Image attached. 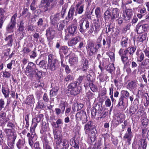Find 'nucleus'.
I'll list each match as a JSON object with an SVG mask.
<instances>
[{
    "instance_id": "1",
    "label": "nucleus",
    "mask_w": 149,
    "mask_h": 149,
    "mask_svg": "<svg viewBox=\"0 0 149 149\" xmlns=\"http://www.w3.org/2000/svg\"><path fill=\"white\" fill-rule=\"evenodd\" d=\"M84 77V76H80L77 79V81L72 82L69 84L68 86V92L72 96H75L79 94L81 90V87L78 86L82 82Z\"/></svg>"
},
{
    "instance_id": "2",
    "label": "nucleus",
    "mask_w": 149,
    "mask_h": 149,
    "mask_svg": "<svg viewBox=\"0 0 149 149\" xmlns=\"http://www.w3.org/2000/svg\"><path fill=\"white\" fill-rule=\"evenodd\" d=\"M93 124L92 121H89L86 124L84 127L85 133L90 138L92 143L95 141L97 133L96 127Z\"/></svg>"
},
{
    "instance_id": "3",
    "label": "nucleus",
    "mask_w": 149,
    "mask_h": 149,
    "mask_svg": "<svg viewBox=\"0 0 149 149\" xmlns=\"http://www.w3.org/2000/svg\"><path fill=\"white\" fill-rule=\"evenodd\" d=\"M91 114L93 117H95L97 115L98 118L102 119L105 118L108 115V112L104 110L102 106V104L99 102L92 108Z\"/></svg>"
},
{
    "instance_id": "4",
    "label": "nucleus",
    "mask_w": 149,
    "mask_h": 149,
    "mask_svg": "<svg viewBox=\"0 0 149 149\" xmlns=\"http://www.w3.org/2000/svg\"><path fill=\"white\" fill-rule=\"evenodd\" d=\"M4 131L7 136L8 145L9 146H13L17 137L16 133L10 129H5Z\"/></svg>"
},
{
    "instance_id": "5",
    "label": "nucleus",
    "mask_w": 149,
    "mask_h": 149,
    "mask_svg": "<svg viewBox=\"0 0 149 149\" xmlns=\"http://www.w3.org/2000/svg\"><path fill=\"white\" fill-rule=\"evenodd\" d=\"M59 62L54 55L50 54L48 55L47 66L52 71L56 70L58 67Z\"/></svg>"
},
{
    "instance_id": "6",
    "label": "nucleus",
    "mask_w": 149,
    "mask_h": 149,
    "mask_svg": "<svg viewBox=\"0 0 149 149\" xmlns=\"http://www.w3.org/2000/svg\"><path fill=\"white\" fill-rule=\"evenodd\" d=\"M75 11L74 8L71 6L69 10L68 15L65 17V19L60 23L58 27V30L60 31L62 30L65 26V24L66 23L67 24L69 21L70 19H73Z\"/></svg>"
},
{
    "instance_id": "7",
    "label": "nucleus",
    "mask_w": 149,
    "mask_h": 149,
    "mask_svg": "<svg viewBox=\"0 0 149 149\" xmlns=\"http://www.w3.org/2000/svg\"><path fill=\"white\" fill-rule=\"evenodd\" d=\"M53 133L54 135L55 139L58 138V135L57 134V132L53 130ZM60 142V146L61 149H68L70 145L69 140L65 139H62L60 136H59L58 139Z\"/></svg>"
},
{
    "instance_id": "8",
    "label": "nucleus",
    "mask_w": 149,
    "mask_h": 149,
    "mask_svg": "<svg viewBox=\"0 0 149 149\" xmlns=\"http://www.w3.org/2000/svg\"><path fill=\"white\" fill-rule=\"evenodd\" d=\"M17 17V14L15 13L12 17L10 22L6 27V30L8 32L10 33L13 32L14 29L16 24V19Z\"/></svg>"
},
{
    "instance_id": "9",
    "label": "nucleus",
    "mask_w": 149,
    "mask_h": 149,
    "mask_svg": "<svg viewBox=\"0 0 149 149\" xmlns=\"http://www.w3.org/2000/svg\"><path fill=\"white\" fill-rule=\"evenodd\" d=\"M75 118L77 120H82L83 124L85 123L88 120V118L86 112L82 110L77 113L75 115Z\"/></svg>"
},
{
    "instance_id": "10",
    "label": "nucleus",
    "mask_w": 149,
    "mask_h": 149,
    "mask_svg": "<svg viewBox=\"0 0 149 149\" xmlns=\"http://www.w3.org/2000/svg\"><path fill=\"white\" fill-rule=\"evenodd\" d=\"M43 117V115L42 114H40L38 115L36 117L33 119L30 127V131L33 132L35 131V128L36 127L38 123L41 120H42Z\"/></svg>"
},
{
    "instance_id": "11",
    "label": "nucleus",
    "mask_w": 149,
    "mask_h": 149,
    "mask_svg": "<svg viewBox=\"0 0 149 149\" xmlns=\"http://www.w3.org/2000/svg\"><path fill=\"white\" fill-rule=\"evenodd\" d=\"M86 48L90 51L89 54L90 56L92 55L94 53L97 51L95 47H94V42L91 40H89L88 42Z\"/></svg>"
},
{
    "instance_id": "12",
    "label": "nucleus",
    "mask_w": 149,
    "mask_h": 149,
    "mask_svg": "<svg viewBox=\"0 0 149 149\" xmlns=\"http://www.w3.org/2000/svg\"><path fill=\"white\" fill-rule=\"evenodd\" d=\"M133 137V134L131 131V127H128L127 129V132L123 136V138L127 139V141L130 145V142Z\"/></svg>"
},
{
    "instance_id": "13",
    "label": "nucleus",
    "mask_w": 149,
    "mask_h": 149,
    "mask_svg": "<svg viewBox=\"0 0 149 149\" xmlns=\"http://www.w3.org/2000/svg\"><path fill=\"white\" fill-rule=\"evenodd\" d=\"M46 36L48 40H52L54 37L55 34V31L52 28L49 27L46 30Z\"/></svg>"
},
{
    "instance_id": "14",
    "label": "nucleus",
    "mask_w": 149,
    "mask_h": 149,
    "mask_svg": "<svg viewBox=\"0 0 149 149\" xmlns=\"http://www.w3.org/2000/svg\"><path fill=\"white\" fill-rule=\"evenodd\" d=\"M59 13H57L53 15H51L50 17L51 22L52 24H55L58 22L61 19V17Z\"/></svg>"
},
{
    "instance_id": "15",
    "label": "nucleus",
    "mask_w": 149,
    "mask_h": 149,
    "mask_svg": "<svg viewBox=\"0 0 149 149\" xmlns=\"http://www.w3.org/2000/svg\"><path fill=\"white\" fill-rule=\"evenodd\" d=\"M123 14L125 19L128 20L131 18L132 15V11L131 9H127L123 12Z\"/></svg>"
},
{
    "instance_id": "16",
    "label": "nucleus",
    "mask_w": 149,
    "mask_h": 149,
    "mask_svg": "<svg viewBox=\"0 0 149 149\" xmlns=\"http://www.w3.org/2000/svg\"><path fill=\"white\" fill-rule=\"evenodd\" d=\"M112 18H111V22H113L115 19L119 17V10L117 8H112Z\"/></svg>"
},
{
    "instance_id": "17",
    "label": "nucleus",
    "mask_w": 149,
    "mask_h": 149,
    "mask_svg": "<svg viewBox=\"0 0 149 149\" xmlns=\"http://www.w3.org/2000/svg\"><path fill=\"white\" fill-rule=\"evenodd\" d=\"M147 143L146 138L141 139L139 141L138 149H146Z\"/></svg>"
},
{
    "instance_id": "18",
    "label": "nucleus",
    "mask_w": 149,
    "mask_h": 149,
    "mask_svg": "<svg viewBox=\"0 0 149 149\" xmlns=\"http://www.w3.org/2000/svg\"><path fill=\"white\" fill-rule=\"evenodd\" d=\"M80 40L81 37L79 36H77L72 38L71 40L68 42V46L72 47L75 45L80 41Z\"/></svg>"
},
{
    "instance_id": "19",
    "label": "nucleus",
    "mask_w": 149,
    "mask_h": 149,
    "mask_svg": "<svg viewBox=\"0 0 149 149\" xmlns=\"http://www.w3.org/2000/svg\"><path fill=\"white\" fill-rule=\"evenodd\" d=\"M13 38V34L6 36V38L4 39V40L7 42L6 45V46L8 47H10L12 46Z\"/></svg>"
},
{
    "instance_id": "20",
    "label": "nucleus",
    "mask_w": 149,
    "mask_h": 149,
    "mask_svg": "<svg viewBox=\"0 0 149 149\" xmlns=\"http://www.w3.org/2000/svg\"><path fill=\"white\" fill-rule=\"evenodd\" d=\"M111 9L112 8H110L109 7L107 8L104 14L105 19H109L110 21H111V18H112Z\"/></svg>"
},
{
    "instance_id": "21",
    "label": "nucleus",
    "mask_w": 149,
    "mask_h": 149,
    "mask_svg": "<svg viewBox=\"0 0 149 149\" xmlns=\"http://www.w3.org/2000/svg\"><path fill=\"white\" fill-rule=\"evenodd\" d=\"M111 38L109 36H107L105 38H104L102 41L103 46L105 47L107 45L108 47H110L111 46Z\"/></svg>"
},
{
    "instance_id": "22",
    "label": "nucleus",
    "mask_w": 149,
    "mask_h": 149,
    "mask_svg": "<svg viewBox=\"0 0 149 149\" xmlns=\"http://www.w3.org/2000/svg\"><path fill=\"white\" fill-rule=\"evenodd\" d=\"M139 67L143 68L149 69V58H146L139 64Z\"/></svg>"
},
{
    "instance_id": "23",
    "label": "nucleus",
    "mask_w": 149,
    "mask_h": 149,
    "mask_svg": "<svg viewBox=\"0 0 149 149\" xmlns=\"http://www.w3.org/2000/svg\"><path fill=\"white\" fill-rule=\"evenodd\" d=\"M84 104L79 102H77L74 104L72 106V109L74 112L76 111H78L81 110L83 107Z\"/></svg>"
},
{
    "instance_id": "24",
    "label": "nucleus",
    "mask_w": 149,
    "mask_h": 149,
    "mask_svg": "<svg viewBox=\"0 0 149 149\" xmlns=\"http://www.w3.org/2000/svg\"><path fill=\"white\" fill-rule=\"evenodd\" d=\"M139 13L137 15V16L139 19H141L147 13V10L145 8L143 7L138 10Z\"/></svg>"
},
{
    "instance_id": "25",
    "label": "nucleus",
    "mask_w": 149,
    "mask_h": 149,
    "mask_svg": "<svg viewBox=\"0 0 149 149\" xmlns=\"http://www.w3.org/2000/svg\"><path fill=\"white\" fill-rule=\"evenodd\" d=\"M25 102L28 105L33 104L35 103V99L33 95H30L27 96Z\"/></svg>"
},
{
    "instance_id": "26",
    "label": "nucleus",
    "mask_w": 149,
    "mask_h": 149,
    "mask_svg": "<svg viewBox=\"0 0 149 149\" xmlns=\"http://www.w3.org/2000/svg\"><path fill=\"white\" fill-rule=\"evenodd\" d=\"M136 58L137 61L139 62H142L144 58L143 53L141 51L138 50L136 52Z\"/></svg>"
},
{
    "instance_id": "27",
    "label": "nucleus",
    "mask_w": 149,
    "mask_h": 149,
    "mask_svg": "<svg viewBox=\"0 0 149 149\" xmlns=\"http://www.w3.org/2000/svg\"><path fill=\"white\" fill-rule=\"evenodd\" d=\"M127 53L129 55L128 56L131 57L132 56L134 53L136 49V47L133 46L132 47H129L126 49Z\"/></svg>"
},
{
    "instance_id": "28",
    "label": "nucleus",
    "mask_w": 149,
    "mask_h": 149,
    "mask_svg": "<svg viewBox=\"0 0 149 149\" xmlns=\"http://www.w3.org/2000/svg\"><path fill=\"white\" fill-rule=\"evenodd\" d=\"M129 38L128 37H123L121 40L120 45L122 48L127 47L128 46Z\"/></svg>"
},
{
    "instance_id": "29",
    "label": "nucleus",
    "mask_w": 149,
    "mask_h": 149,
    "mask_svg": "<svg viewBox=\"0 0 149 149\" xmlns=\"http://www.w3.org/2000/svg\"><path fill=\"white\" fill-rule=\"evenodd\" d=\"M25 141L23 139H19L16 144L17 147L18 149H22L24 146Z\"/></svg>"
},
{
    "instance_id": "30",
    "label": "nucleus",
    "mask_w": 149,
    "mask_h": 149,
    "mask_svg": "<svg viewBox=\"0 0 149 149\" xmlns=\"http://www.w3.org/2000/svg\"><path fill=\"white\" fill-rule=\"evenodd\" d=\"M124 99L122 97H120L119 99L118 103L117 105L118 108L121 109H124L125 104L123 101Z\"/></svg>"
},
{
    "instance_id": "31",
    "label": "nucleus",
    "mask_w": 149,
    "mask_h": 149,
    "mask_svg": "<svg viewBox=\"0 0 149 149\" xmlns=\"http://www.w3.org/2000/svg\"><path fill=\"white\" fill-rule=\"evenodd\" d=\"M77 27L75 26H70L68 28V32L72 36L74 35L76 33Z\"/></svg>"
},
{
    "instance_id": "32",
    "label": "nucleus",
    "mask_w": 149,
    "mask_h": 149,
    "mask_svg": "<svg viewBox=\"0 0 149 149\" xmlns=\"http://www.w3.org/2000/svg\"><path fill=\"white\" fill-rule=\"evenodd\" d=\"M138 108V104H135L133 106H131L130 108L129 113L131 116L134 114Z\"/></svg>"
},
{
    "instance_id": "33",
    "label": "nucleus",
    "mask_w": 149,
    "mask_h": 149,
    "mask_svg": "<svg viewBox=\"0 0 149 149\" xmlns=\"http://www.w3.org/2000/svg\"><path fill=\"white\" fill-rule=\"evenodd\" d=\"M78 61L77 57L75 56H74L71 57L69 60V62L71 65H74L76 64Z\"/></svg>"
},
{
    "instance_id": "34",
    "label": "nucleus",
    "mask_w": 149,
    "mask_h": 149,
    "mask_svg": "<svg viewBox=\"0 0 149 149\" xmlns=\"http://www.w3.org/2000/svg\"><path fill=\"white\" fill-rule=\"evenodd\" d=\"M116 124L119 125L122 123L124 120L123 115L121 114L118 115L116 116Z\"/></svg>"
},
{
    "instance_id": "35",
    "label": "nucleus",
    "mask_w": 149,
    "mask_h": 149,
    "mask_svg": "<svg viewBox=\"0 0 149 149\" xmlns=\"http://www.w3.org/2000/svg\"><path fill=\"white\" fill-rule=\"evenodd\" d=\"M36 71H33L32 70L26 68L25 72V74L30 77H32L35 74Z\"/></svg>"
},
{
    "instance_id": "36",
    "label": "nucleus",
    "mask_w": 149,
    "mask_h": 149,
    "mask_svg": "<svg viewBox=\"0 0 149 149\" xmlns=\"http://www.w3.org/2000/svg\"><path fill=\"white\" fill-rule=\"evenodd\" d=\"M147 38L146 33L139 35L137 38V41L138 42H143L145 41Z\"/></svg>"
},
{
    "instance_id": "37",
    "label": "nucleus",
    "mask_w": 149,
    "mask_h": 149,
    "mask_svg": "<svg viewBox=\"0 0 149 149\" xmlns=\"http://www.w3.org/2000/svg\"><path fill=\"white\" fill-rule=\"evenodd\" d=\"M58 88L57 87H55L52 88L50 92V96L52 97L56 96L57 94Z\"/></svg>"
},
{
    "instance_id": "38",
    "label": "nucleus",
    "mask_w": 149,
    "mask_h": 149,
    "mask_svg": "<svg viewBox=\"0 0 149 149\" xmlns=\"http://www.w3.org/2000/svg\"><path fill=\"white\" fill-rule=\"evenodd\" d=\"M84 6L81 5L80 6L79 8L76 9L74 15L76 16L78 14H82L84 11Z\"/></svg>"
},
{
    "instance_id": "39",
    "label": "nucleus",
    "mask_w": 149,
    "mask_h": 149,
    "mask_svg": "<svg viewBox=\"0 0 149 149\" xmlns=\"http://www.w3.org/2000/svg\"><path fill=\"white\" fill-rule=\"evenodd\" d=\"M106 69L108 72L112 73L114 71L115 69L114 64H109L106 67Z\"/></svg>"
},
{
    "instance_id": "40",
    "label": "nucleus",
    "mask_w": 149,
    "mask_h": 149,
    "mask_svg": "<svg viewBox=\"0 0 149 149\" xmlns=\"http://www.w3.org/2000/svg\"><path fill=\"white\" fill-rule=\"evenodd\" d=\"M114 28L115 27L113 24H109L107 25L106 28V33H108L111 31V32H113L114 31L113 30Z\"/></svg>"
},
{
    "instance_id": "41",
    "label": "nucleus",
    "mask_w": 149,
    "mask_h": 149,
    "mask_svg": "<svg viewBox=\"0 0 149 149\" xmlns=\"http://www.w3.org/2000/svg\"><path fill=\"white\" fill-rule=\"evenodd\" d=\"M36 63L40 68L45 69L46 67L47 61H46L43 60L40 61L38 63V62L37 61Z\"/></svg>"
},
{
    "instance_id": "42",
    "label": "nucleus",
    "mask_w": 149,
    "mask_h": 149,
    "mask_svg": "<svg viewBox=\"0 0 149 149\" xmlns=\"http://www.w3.org/2000/svg\"><path fill=\"white\" fill-rule=\"evenodd\" d=\"M26 68H28V69L32 70L33 71L38 70V69L36 68V66L35 64L32 62H30L28 64V65Z\"/></svg>"
},
{
    "instance_id": "43",
    "label": "nucleus",
    "mask_w": 149,
    "mask_h": 149,
    "mask_svg": "<svg viewBox=\"0 0 149 149\" xmlns=\"http://www.w3.org/2000/svg\"><path fill=\"white\" fill-rule=\"evenodd\" d=\"M89 86L91 90L93 92H96L97 90V87L93 85V83L90 84H85L84 86L88 87Z\"/></svg>"
},
{
    "instance_id": "44",
    "label": "nucleus",
    "mask_w": 149,
    "mask_h": 149,
    "mask_svg": "<svg viewBox=\"0 0 149 149\" xmlns=\"http://www.w3.org/2000/svg\"><path fill=\"white\" fill-rule=\"evenodd\" d=\"M67 102L63 101H61L59 105V108H60L61 111L64 112Z\"/></svg>"
},
{
    "instance_id": "45",
    "label": "nucleus",
    "mask_w": 149,
    "mask_h": 149,
    "mask_svg": "<svg viewBox=\"0 0 149 149\" xmlns=\"http://www.w3.org/2000/svg\"><path fill=\"white\" fill-rule=\"evenodd\" d=\"M121 96L120 97H122L124 99L125 97L127 98L130 96V94L127 91L122 90L121 92Z\"/></svg>"
},
{
    "instance_id": "46",
    "label": "nucleus",
    "mask_w": 149,
    "mask_h": 149,
    "mask_svg": "<svg viewBox=\"0 0 149 149\" xmlns=\"http://www.w3.org/2000/svg\"><path fill=\"white\" fill-rule=\"evenodd\" d=\"M45 108V105L43 102L42 100H40L37 103L36 108L38 109H42Z\"/></svg>"
},
{
    "instance_id": "47",
    "label": "nucleus",
    "mask_w": 149,
    "mask_h": 149,
    "mask_svg": "<svg viewBox=\"0 0 149 149\" xmlns=\"http://www.w3.org/2000/svg\"><path fill=\"white\" fill-rule=\"evenodd\" d=\"M118 53L121 57L128 55V54L127 53L126 49H125V50H124L122 48H121L120 49Z\"/></svg>"
},
{
    "instance_id": "48",
    "label": "nucleus",
    "mask_w": 149,
    "mask_h": 149,
    "mask_svg": "<svg viewBox=\"0 0 149 149\" xmlns=\"http://www.w3.org/2000/svg\"><path fill=\"white\" fill-rule=\"evenodd\" d=\"M74 77L72 74H69L66 75L65 77L64 81H65L68 82L73 81Z\"/></svg>"
},
{
    "instance_id": "49",
    "label": "nucleus",
    "mask_w": 149,
    "mask_h": 149,
    "mask_svg": "<svg viewBox=\"0 0 149 149\" xmlns=\"http://www.w3.org/2000/svg\"><path fill=\"white\" fill-rule=\"evenodd\" d=\"M83 22V25H85L86 29L88 28L89 27V22L88 21L86 20H85L83 19H82L80 20L79 23H81V22H82V23Z\"/></svg>"
},
{
    "instance_id": "50",
    "label": "nucleus",
    "mask_w": 149,
    "mask_h": 149,
    "mask_svg": "<svg viewBox=\"0 0 149 149\" xmlns=\"http://www.w3.org/2000/svg\"><path fill=\"white\" fill-rule=\"evenodd\" d=\"M60 49L65 55L67 54L68 51V47L65 46L61 47Z\"/></svg>"
},
{
    "instance_id": "51",
    "label": "nucleus",
    "mask_w": 149,
    "mask_h": 149,
    "mask_svg": "<svg viewBox=\"0 0 149 149\" xmlns=\"http://www.w3.org/2000/svg\"><path fill=\"white\" fill-rule=\"evenodd\" d=\"M95 13L97 19H99L101 17L100 10V7H97L95 10Z\"/></svg>"
},
{
    "instance_id": "52",
    "label": "nucleus",
    "mask_w": 149,
    "mask_h": 149,
    "mask_svg": "<svg viewBox=\"0 0 149 149\" xmlns=\"http://www.w3.org/2000/svg\"><path fill=\"white\" fill-rule=\"evenodd\" d=\"M6 113L1 111L0 113V121H2L3 122H4L5 121V120L6 118Z\"/></svg>"
},
{
    "instance_id": "53",
    "label": "nucleus",
    "mask_w": 149,
    "mask_h": 149,
    "mask_svg": "<svg viewBox=\"0 0 149 149\" xmlns=\"http://www.w3.org/2000/svg\"><path fill=\"white\" fill-rule=\"evenodd\" d=\"M127 86L128 88L131 89H133L136 87V83L133 81L129 82Z\"/></svg>"
},
{
    "instance_id": "54",
    "label": "nucleus",
    "mask_w": 149,
    "mask_h": 149,
    "mask_svg": "<svg viewBox=\"0 0 149 149\" xmlns=\"http://www.w3.org/2000/svg\"><path fill=\"white\" fill-rule=\"evenodd\" d=\"M66 7L65 6H62V10L61 11V17L62 18H64L65 14L66 13Z\"/></svg>"
},
{
    "instance_id": "55",
    "label": "nucleus",
    "mask_w": 149,
    "mask_h": 149,
    "mask_svg": "<svg viewBox=\"0 0 149 149\" xmlns=\"http://www.w3.org/2000/svg\"><path fill=\"white\" fill-rule=\"evenodd\" d=\"M108 77L105 76L103 73L100 74L98 76L100 82H103L106 80V78Z\"/></svg>"
},
{
    "instance_id": "56",
    "label": "nucleus",
    "mask_w": 149,
    "mask_h": 149,
    "mask_svg": "<svg viewBox=\"0 0 149 149\" xmlns=\"http://www.w3.org/2000/svg\"><path fill=\"white\" fill-rule=\"evenodd\" d=\"M7 127L9 129H12L13 131H14L15 128V125L11 122L9 121L7 124Z\"/></svg>"
},
{
    "instance_id": "57",
    "label": "nucleus",
    "mask_w": 149,
    "mask_h": 149,
    "mask_svg": "<svg viewBox=\"0 0 149 149\" xmlns=\"http://www.w3.org/2000/svg\"><path fill=\"white\" fill-rule=\"evenodd\" d=\"M25 22V19L24 18L23 19L20 21L19 28V29L20 30L22 31L24 29V24Z\"/></svg>"
},
{
    "instance_id": "58",
    "label": "nucleus",
    "mask_w": 149,
    "mask_h": 149,
    "mask_svg": "<svg viewBox=\"0 0 149 149\" xmlns=\"http://www.w3.org/2000/svg\"><path fill=\"white\" fill-rule=\"evenodd\" d=\"M2 92L4 95L5 97H8L9 93V91L8 90H6L5 87H2Z\"/></svg>"
},
{
    "instance_id": "59",
    "label": "nucleus",
    "mask_w": 149,
    "mask_h": 149,
    "mask_svg": "<svg viewBox=\"0 0 149 149\" xmlns=\"http://www.w3.org/2000/svg\"><path fill=\"white\" fill-rule=\"evenodd\" d=\"M31 132L32 133L31 134V136L28 138L29 140H33L35 141L36 137V135L35 132V131L33 132H32L31 131Z\"/></svg>"
},
{
    "instance_id": "60",
    "label": "nucleus",
    "mask_w": 149,
    "mask_h": 149,
    "mask_svg": "<svg viewBox=\"0 0 149 149\" xmlns=\"http://www.w3.org/2000/svg\"><path fill=\"white\" fill-rule=\"evenodd\" d=\"M74 142V144L72 146L75 149H79V142L78 141L75 139V138L74 137L73 139Z\"/></svg>"
},
{
    "instance_id": "61",
    "label": "nucleus",
    "mask_w": 149,
    "mask_h": 149,
    "mask_svg": "<svg viewBox=\"0 0 149 149\" xmlns=\"http://www.w3.org/2000/svg\"><path fill=\"white\" fill-rule=\"evenodd\" d=\"M136 29L137 33L139 34H140L144 32L143 28H142L140 25L136 26Z\"/></svg>"
},
{
    "instance_id": "62",
    "label": "nucleus",
    "mask_w": 149,
    "mask_h": 149,
    "mask_svg": "<svg viewBox=\"0 0 149 149\" xmlns=\"http://www.w3.org/2000/svg\"><path fill=\"white\" fill-rule=\"evenodd\" d=\"M36 73L35 76L38 79H39L41 78L42 76V73L41 71H38L35 72Z\"/></svg>"
},
{
    "instance_id": "63",
    "label": "nucleus",
    "mask_w": 149,
    "mask_h": 149,
    "mask_svg": "<svg viewBox=\"0 0 149 149\" xmlns=\"http://www.w3.org/2000/svg\"><path fill=\"white\" fill-rule=\"evenodd\" d=\"M121 58L124 64L125 63L126 65H128V63L126 62L128 59V56L121 57Z\"/></svg>"
},
{
    "instance_id": "64",
    "label": "nucleus",
    "mask_w": 149,
    "mask_h": 149,
    "mask_svg": "<svg viewBox=\"0 0 149 149\" xmlns=\"http://www.w3.org/2000/svg\"><path fill=\"white\" fill-rule=\"evenodd\" d=\"M3 77L9 78L11 76V73L6 71H3Z\"/></svg>"
}]
</instances>
